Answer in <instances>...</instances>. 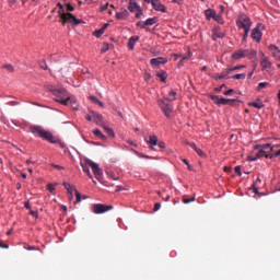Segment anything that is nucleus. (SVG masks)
<instances>
[{"label": "nucleus", "instance_id": "72a5a7b5", "mask_svg": "<svg viewBox=\"0 0 280 280\" xmlns=\"http://www.w3.org/2000/svg\"><path fill=\"white\" fill-rule=\"evenodd\" d=\"M246 66L245 65H241V66H235L232 68H228L229 73H231V71H240V69H245Z\"/></svg>", "mask_w": 280, "mask_h": 280}, {"label": "nucleus", "instance_id": "de8ad7c7", "mask_svg": "<svg viewBox=\"0 0 280 280\" xmlns=\"http://www.w3.org/2000/svg\"><path fill=\"white\" fill-rule=\"evenodd\" d=\"M144 80H145V82H150V80H152V74H150L149 72H145Z\"/></svg>", "mask_w": 280, "mask_h": 280}, {"label": "nucleus", "instance_id": "f257e3e1", "mask_svg": "<svg viewBox=\"0 0 280 280\" xmlns=\"http://www.w3.org/2000/svg\"><path fill=\"white\" fill-rule=\"evenodd\" d=\"M52 95H55V101H57L59 104H62L63 106H71L73 110H78V105L75 97L69 96V93H67V90L65 89H57L52 91Z\"/></svg>", "mask_w": 280, "mask_h": 280}, {"label": "nucleus", "instance_id": "680f3d73", "mask_svg": "<svg viewBox=\"0 0 280 280\" xmlns=\"http://www.w3.org/2000/svg\"><path fill=\"white\" fill-rule=\"evenodd\" d=\"M24 207L25 209L32 210V206L30 205V201H25Z\"/></svg>", "mask_w": 280, "mask_h": 280}, {"label": "nucleus", "instance_id": "79ce46f5", "mask_svg": "<svg viewBox=\"0 0 280 280\" xmlns=\"http://www.w3.org/2000/svg\"><path fill=\"white\" fill-rule=\"evenodd\" d=\"M194 150L198 154V156H206L205 151H202V149H199L198 147H196V149Z\"/></svg>", "mask_w": 280, "mask_h": 280}, {"label": "nucleus", "instance_id": "864d4df0", "mask_svg": "<svg viewBox=\"0 0 280 280\" xmlns=\"http://www.w3.org/2000/svg\"><path fill=\"white\" fill-rule=\"evenodd\" d=\"M158 145H159V148H160L161 150H164V148H165V142L160 141V142H158Z\"/></svg>", "mask_w": 280, "mask_h": 280}, {"label": "nucleus", "instance_id": "3c124183", "mask_svg": "<svg viewBox=\"0 0 280 280\" xmlns=\"http://www.w3.org/2000/svg\"><path fill=\"white\" fill-rule=\"evenodd\" d=\"M185 144L192 148V150H196V144L194 142L185 141Z\"/></svg>", "mask_w": 280, "mask_h": 280}, {"label": "nucleus", "instance_id": "49530a36", "mask_svg": "<svg viewBox=\"0 0 280 280\" xmlns=\"http://www.w3.org/2000/svg\"><path fill=\"white\" fill-rule=\"evenodd\" d=\"M141 16H143V10L138 9L136 13V19H141Z\"/></svg>", "mask_w": 280, "mask_h": 280}, {"label": "nucleus", "instance_id": "69168bd1", "mask_svg": "<svg viewBox=\"0 0 280 280\" xmlns=\"http://www.w3.org/2000/svg\"><path fill=\"white\" fill-rule=\"evenodd\" d=\"M101 30H103V32H106V30H108V23H105Z\"/></svg>", "mask_w": 280, "mask_h": 280}, {"label": "nucleus", "instance_id": "a19ab883", "mask_svg": "<svg viewBox=\"0 0 280 280\" xmlns=\"http://www.w3.org/2000/svg\"><path fill=\"white\" fill-rule=\"evenodd\" d=\"M248 34H250V30H245L243 34V43H246V40H248Z\"/></svg>", "mask_w": 280, "mask_h": 280}, {"label": "nucleus", "instance_id": "9b49d317", "mask_svg": "<svg viewBox=\"0 0 280 280\" xmlns=\"http://www.w3.org/2000/svg\"><path fill=\"white\" fill-rule=\"evenodd\" d=\"M150 65L153 67V69H156L161 67V65H167V58L165 57L152 58L150 60Z\"/></svg>", "mask_w": 280, "mask_h": 280}, {"label": "nucleus", "instance_id": "dca6fc26", "mask_svg": "<svg viewBox=\"0 0 280 280\" xmlns=\"http://www.w3.org/2000/svg\"><path fill=\"white\" fill-rule=\"evenodd\" d=\"M93 121L96 126H104V116L102 114H97L92 112Z\"/></svg>", "mask_w": 280, "mask_h": 280}, {"label": "nucleus", "instance_id": "7ed1b4c3", "mask_svg": "<svg viewBox=\"0 0 280 280\" xmlns=\"http://www.w3.org/2000/svg\"><path fill=\"white\" fill-rule=\"evenodd\" d=\"M30 130L32 135H38L40 139H44V141H48L49 143H58V139H56L50 131L45 130V128L42 126L32 125Z\"/></svg>", "mask_w": 280, "mask_h": 280}, {"label": "nucleus", "instance_id": "39448f33", "mask_svg": "<svg viewBox=\"0 0 280 280\" xmlns=\"http://www.w3.org/2000/svg\"><path fill=\"white\" fill-rule=\"evenodd\" d=\"M171 101H167L166 98H161L158 101V104L161 108V110L164 113L165 117L170 119L172 113L174 112V105L170 103Z\"/></svg>", "mask_w": 280, "mask_h": 280}, {"label": "nucleus", "instance_id": "4d7b16f0", "mask_svg": "<svg viewBox=\"0 0 280 280\" xmlns=\"http://www.w3.org/2000/svg\"><path fill=\"white\" fill-rule=\"evenodd\" d=\"M159 209H161V203H160V202H156V203L154 205L153 211H159Z\"/></svg>", "mask_w": 280, "mask_h": 280}, {"label": "nucleus", "instance_id": "e433bc0d", "mask_svg": "<svg viewBox=\"0 0 280 280\" xmlns=\"http://www.w3.org/2000/svg\"><path fill=\"white\" fill-rule=\"evenodd\" d=\"M182 200H183L184 205H189V202H195L196 201V197H192V198L183 197Z\"/></svg>", "mask_w": 280, "mask_h": 280}, {"label": "nucleus", "instance_id": "5fc2aeb1", "mask_svg": "<svg viewBox=\"0 0 280 280\" xmlns=\"http://www.w3.org/2000/svg\"><path fill=\"white\" fill-rule=\"evenodd\" d=\"M8 104L9 106H19V102L16 101H10Z\"/></svg>", "mask_w": 280, "mask_h": 280}, {"label": "nucleus", "instance_id": "a878e982", "mask_svg": "<svg viewBox=\"0 0 280 280\" xmlns=\"http://www.w3.org/2000/svg\"><path fill=\"white\" fill-rule=\"evenodd\" d=\"M141 9L137 2H129L128 10L129 12H137V10Z\"/></svg>", "mask_w": 280, "mask_h": 280}, {"label": "nucleus", "instance_id": "0e129e2a", "mask_svg": "<svg viewBox=\"0 0 280 280\" xmlns=\"http://www.w3.org/2000/svg\"><path fill=\"white\" fill-rule=\"evenodd\" d=\"M266 159H275V154H273V153H268V152H267Z\"/></svg>", "mask_w": 280, "mask_h": 280}, {"label": "nucleus", "instance_id": "bf43d9fd", "mask_svg": "<svg viewBox=\"0 0 280 280\" xmlns=\"http://www.w3.org/2000/svg\"><path fill=\"white\" fill-rule=\"evenodd\" d=\"M106 10H108V3L101 7V12H106Z\"/></svg>", "mask_w": 280, "mask_h": 280}, {"label": "nucleus", "instance_id": "cd10ccee", "mask_svg": "<svg viewBox=\"0 0 280 280\" xmlns=\"http://www.w3.org/2000/svg\"><path fill=\"white\" fill-rule=\"evenodd\" d=\"M127 18H128V11L127 10L116 13V19L118 21H124V19H127Z\"/></svg>", "mask_w": 280, "mask_h": 280}, {"label": "nucleus", "instance_id": "7c9ffc66", "mask_svg": "<svg viewBox=\"0 0 280 280\" xmlns=\"http://www.w3.org/2000/svg\"><path fill=\"white\" fill-rule=\"evenodd\" d=\"M93 135L95 137H98V139H102V141H106V136H104V133H102V131L100 129H95L93 131Z\"/></svg>", "mask_w": 280, "mask_h": 280}, {"label": "nucleus", "instance_id": "0eeeda50", "mask_svg": "<svg viewBox=\"0 0 280 280\" xmlns=\"http://www.w3.org/2000/svg\"><path fill=\"white\" fill-rule=\"evenodd\" d=\"M63 187L65 189H67L68 194L70 195V198H73V191H74V195L77 198L74 201V205H78V202H82V195L80 194V191H78V189H75V186H72L71 184L65 182Z\"/></svg>", "mask_w": 280, "mask_h": 280}, {"label": "nucleus", "instance_id": "b1692460", "mask_svg": "<svg viewBox=\"0 0 280 280\" xmlns=\"http://www.w3.org/2000/svg\"><path fill=\"white\" fill-rule=\"evenodd\" d=\"M245 58L253 60V58H257V50L255 49H245Z\"/></svg>", "mask_w": 280, "mask_h": 280}, {"label": "nucleus", "instance_id": "2eb2a0df", "mask_svg": "<svg viewBox=\"0 0 280 280\" xmlns=\"http://www.w3.org/2000/svg\"><path fill=\"white\" fill-rule=\"evenodd\" d=\"M89 159H84L82 162H81V167L84 172V174H86L89 176V178H92L93 179V175H91V170H89V167H91V164L89 163Z\"/></svg>", "mask_w": 280, "mask_h": 280}, {"label": "nucleus", "instance_id": "c9c22d12", "mask_svg": "<svg viewBox=\"0 0 280 280\" xmlns=\"http://www.w3.org/2000/svg\"><path fill=\"white\" fill-rule=\"evenodd\" d=\"M214 21H217V23H220V25H224V19H222V15L220 14L214 15Z\"/></svg>", "mask_w": 280, "mask_h": 280}, {"label": "nucleus", "instance_id": "5701e85b", "mask_svg": "<svg viewBox=\"0 0 280 280\" xmlns=\"http://www.w3.org/2000/svg\"><path fill=\"white\" fill-rule=\"evenodd\" d=\"M148 143H149L151 150H154V145H158V143H159V137L150 136L149 140H148Z\"/></svg>", "mask_w": 280, "mask_h": 280}, {"label": "nucleus", "instance_id": "4468645a", "mask_svg": "<svg viewBox=\"0 0 280 280\" xmlns=\"http://www.w3.org/2000/svg\"><path fill=\"white\" fill-rule=\"evenodd\" d=\"M226 34H224L223 30L219 26H215L212 30V40H218V38H224Z\"/></svg>", "mask_w": 280, "mask_h": 280}, {"label": "nucleus", "instance_id": "423d86ee", "mask_svg": "<svg viewBox=\"0 0 280 280\" xmlns=\"http://www.w3.org/2000/svg\"><path fill=\"white\" fill-rule=\"evenodd\" d=\"M209 97L214 102V104H217V106H233V104L237 102L235 98H224L219 95H210Z\"/></svg>", "mask_w": 280, "mask_h": 280}, {"label": "nucleus", "instance_id": "774afa93", "mask_svg": "<svg viewBox=\"0 0 280 280\" xmlns=\"http://www.w3.org/2000/svg\"><path fill=\"white\" fill-rule=\"evenodd\" d=\"M173 3H177V5H182L183 0H173Z\"/></svg>", "mask_w": 280, "mask_h": 280}, {"label": "nucleus", "instance_id": "338daca9", "mask_svg": "<svg viewBox=\"0 0 280 280\" xmlns=\"http://www.w3.org/2000/svg\"><path fill=\"white\" fill-rule=\"evenodd\" d=\"M139 156H140V159H152V158H150L149 155H145V154H143V153L139 154Z\"/></svg>", "mask_w": 280, "mask_h": 280}, {"label": "nucleus", "instance_id": "c03bdc74", "mask_svg": "<svg viewBox=\"0 0 280 280\" xmlns=\"http://www.w3.org/2000/svg\"><path fill=\"white\" fill-rule=\"evenodd\" d=\"M234 172L237 176H242V166H235Z\"/></svg>", "mask_w": 280, "mask_h": 280}, {"label": "nucleus", "instance_id": "4c0bfd02", "mask_svg": "<svg viewBox=\"0 0 280 280\" xmlns=\"http://www.w3.org/2000/svg\"><path fill=\"white\" fill-rule=\"evenodd\" d=\"M108 49H110V45L105 43L102 48H101V51L102 54H106V51H108Z\"/></svg>", "mask_w": 280, "mask_h": 280}, {"label": "nucleus", "instance_id": "c85d7f7f", "mask_svg": "<svg viewBox=\"0 0 280 280\" xmlns=\"http://www.w3.org/2000/svg\"><path fill=\"white\" fill-rule=\"evenodd\" d=\"M89 100L90 102H93V104H97L98 106H101V108H104V103L100 101V98H97L96 96H90Z\"/></svg>", "mask_w": 280, "mask_h": 280}, {"label": "nucleus", "instance_id": "412c9836", "mask_svg": "<svg viewBox=\"0 0 280 280\" xmlns=\"http://www.w3.org/2000/svg\"><path fill=\"white\" fill-rule=\"evenodd\" d=\"M159 21V18H149L145 20V22L142 25V30H145V27H150L152 25H156V22Z\"/></svg>", "mask_w": 280, "mask_h": 280}, {"label": "nucleus", "instance_id": "ea45409f", "mask_svg": "<svg viewBox=\"0 0 280 280\" xmlns=\"http://www.w3.org/2000/svg\"><path fill=\"white\" fill-rule=\"evenodd\" d=\"M3 69H7V71H9V73L14 72V66H12V65H4Z\"/></svg>", "mask_w": 280, "mask_h": 280}, {"label": "nucleus", "instance_id": "bb28decb", "mask_svg": "<svg viewBox=\"0 0 280 280\" xmlns=\"http://www.w3.org/2000/svg\"><path fill=\"white\" fill-rule=\"evenodd\" d=\"M248 106H253L254 108L261 109V108H264L265 105L260 100H258V102L248 103Z\"/></svg>", "mask_w": 280, "mask_h": 280}, {"label": "nucleus", "instance_id": "20e7f679", "mask_svg": "<svg viewBox=\"0 0 280 280\" xmlns=\"http://www.w3.org/2000/svg\"><path fill=\"white\" fill-rule=\"evenodd\" d=\"M236 26L238 30H250V27H253V20H250L245 13H241L236 19Z\"/></svg>", "mask_w": 280, "mask_h": 280}, {"label": "nucleus", "instance_id": "aec40b11", "mask_svg": "<svg viewBox=\"0 0 280 280\" xmlns=\"http://www.w3.org/2000/svg\"><path fill=\"white\" fill-rule=\"evenodd\" d=\"M260 67H262V69H272V62H270V59H268V57L262 56Z\"/></svg>", "mask_w": 280, "mask_h": 280}, {"label": "nucleus", "instance_id": "6e6552de", "mask_svg": "<svg viewBox=\"0 0 280 280\" xmlns=\"http://www.w3.org/2000/svg\"><path fill=\"white\" fill-rule=\"evenodd\" d=\"M113 206H106L104 203H94L91 207V210L96 214L100 215L102 213H107V211H113Z\"/></svg>", "mask_w": 280, "mask_h": 280}, {"label": "nucleus", "instance_id": "e2e57ef3", "mask_svg": "<svg viewBox=\"0 0 280 280\" xmlns=\"http://www.w3.org/2000/svg\"><path fill=\"white\" fill-rule=\"evenodd\" d=\"M0 248H10V245L0 242Z\"/></svg>", "mask_w": 280, "mask_h": 280}, {"label": "nucleus", "instance_id": "f704fd0d", "mask_svg": "<svg viewBox=\"0 0 280 280\" xmlns=\"http://www.w3.org/2000/svg\"><path fill=\"white\" fill-rule=\"evenodd\" d=\"M232 80H246V74L245 73L234 74L232 77Z\"/></svg>", "mask_w": 280, "mask_h": 280}, {"label": "nucleus", "instance_id": "2f4dec72", "mask_svg": "<svg viewBox=\"0 0 280 280\" xmlns=\"http://www.w3.org/2000/svg\"><path fill=\"white\" fill-rule=\"evenodd\" d=\"M101 127L104 128V130L108 135V137H115V132L113 131V129H110V127L106 126V124H103V126H101Z\"/></svg>", "mask_w": 280, "mask_h": 280}, {"label": "nucleus", "instance_id": "37998d69", "mask_svg": "<svg viewBox=\"0 0 280 280\" xmlns=\"http://www.w3.org/2000/svg\"><path fill=\"white\" fill-rule=\"evenodd\" d=\"M66 10H67V12L69 13V14H71L70 12H73L74 10H75V8L73 7V5H71V4H66Z\"/></svg>", "mask_w": 280, "mask_h": 280}, {"label": "nucleus", "instance_id": "6e6d98bb", "mask_svg": "<svg viewBox=\"0 0 280 280\" xmlns=\"http://www.w3.org/2000/svg\"><path fill=\"white\" fill-rule=\"evenodd\" d=\"M224 86H226V85H225V84H222L221 86L215 88L214 91H215L217 93H220V92L222 91V89H224Z\"/></svg>", "mask_w": 280, "mask_h": 280}, {"label": "nucleus", "instance_id": "c756f323", "mask_svg": "<svg viewBox=\"0 0 280 280\" xmlns=\"http://www.w3.org/2000/svg\"><path fill=\"white\" fill-rule=\"evenodd\" d=\"M205 14L207 16V19H215V10L213 9H208L205 11Z\"/></svg>", "mask_w": 280, "mask_h": 280}, {"label": "nucleus", "instance_id": "09e8293b", "mask_svg": "<svg viewBox=\"0 0 280 280\" xmlns=\"http://www.w3.org/2000/svg\"><path fill=\"white\" fill-rule=\"evenodd\" d=\"M39 66H40L42 69H44V71H47V69H48L47 62L40 61V62H39Z\"/></svg>", "mask_w": 280, "mask_h": 280}, {"label": "nucleus", "instance_id": "13d9d810", "mask_svg": "<svg viewBox=\"0 0 280 280\" xmlns=\"http://www.w3.org/2000/svg\"><path fill=\"white\" fill-rule=\"evenodd\" d=\"M30 213L33 215V218H38V211L31 210Z\"/></svg>", "mask_w": 280, "mask_h": 280}, {"label": "nucleus", "instance_id": "1a4fd4ad", "mask_svg": "<svg viewBox=\"0 0 280 280\" xmlns=\"http://www.w3.org/2000/svg\"><path fill=\"white\" fill-rule=\"evenodd\" d=\"M268 152H272V148L270 143L264 144L257 152L256 156H249V161H257V159H264V156L266 158Z\"/></svg>", "mask_w": 280, "mask_h": 280}, {"label": "nucleus", "instance_id": "4be33fe9", "mask_svg": "<svg viewBox=\"0 0 280 280\" xmlns=\"http://www.w3.org/2000/svg\"><path fill=\"white\" fill-rule=\"evenodd\" d=\"M139 36H131L128 40V49L129 51H132L135 49V45H137L139 40Z\"/></svg>", "mask_w": 280, "mask_h": 280}, {"label": "nucleus", "instance_id": "58836bf2", "mask_svg": "<svg viewBox=\"0 0 280 280\" xmlns=\"http://www.w3.org/2000/svg\"><path fill=\"white\" fill-rule=\"evenodd\" d=\"M104 34V30H97L93 33V36H95L96 38H101V36Z\"/></svg>", "mask_w": 280, "mask_h": 280}, {"label": "nucleus", "instance_id": "a211bd4d", "mask_svg": "<svg viewBox=\"0 0 280 280\" xmlns=\"http://www.w3.org/2000/svg\"><path fill=\"white\" fill-rule=\"evenodd\" d=\"M230 72L229 69H225L221 72V74H214L212 75V80H229L231 77H229Z\"/></svg>", "mask_w": 280, "mask_h": 280}, {"label": "nucleus", "instance_id": "f03ea898", "mask_svg": "<svg viewBox=\"0 0 280 280\" xmlns=\"http://www.w3.org/2000/svg\"><path fill=\"white\" fill-rule=\"evenodd\" d=\"M57 8H59L57 12L61 25H67V23H70V25H80L81 23H84V21L77 19L72 13L65 12V5H62V3H58Z\"/></svg>", "mask_w": 280, "mask_h": 280}, {"label": "nucleus", "instance_id": "473e14b6", "mask_svg": "<svg viewBox=\"0 0 280 280\" xmlns=\"http://www.w3.org/2000/svg\"><path fill=\"white\" fill-rule=\"evenodd\" d=\"M165 100L168 101V102H175V100H176V91L172 90L168 93V97H166Z\"/></svg>", "mask_w": 280, "mask_h": 280}, {"label": "nucleus", "instance_id": "393cba45", "mask_svg": "<svg viewBox=\"0 0 280 280\" xmlns=\"http://www.w3.org/2000/svg\"><path fill=\"white\" fill-rule=\"evenodd\" d=\"M156 78H160L161 82L165 83L167 82V72L161 70L160 72L156 73Z\"/></svg>", "mask_w": 280, "mask_h": 280}, {"label": "nucleus", "instance_id": "8fccbe9b", "mask_svg": "<svg viewBox=\"0 0 280 280\" xmlns=\"http://www.w3.org/2000/svg\"><path fill=\"white\" fill-rule=\"evenodd\" d=\"M233 93H235V91L233 89H230V90L223 92V95L229 96V95H233Z\"/></svg>", "mask_w": 280, "mask_h": 280}, {"label": "nucleus", "instance_id": "ddd939ff", "mask_svg": "<svg viewBox=\"0 0 280 280\" xmlns=\"http://www.w3.org/2000/svg\"><path fill=\"white\" fill-rule=\"evenodd\" d=\"M151 4L153 10H155L156 12H167V8H165L163 3H161V0H152Z\"/></svg>", "mask_w": 280, "mask_h": 280}, {"label": "nucleus", "instance_id": "f3484780", "mask_svg": "<svg viewBox=\"0 0 280 280\" xmlns=\"http://www.w3.org/2000/svg\"><path fill=\"white\" fill-rule=\"evenodd\" d=\"M246 58V49H238L232 54V60H242Z\"/></svg>", "mask_w": 280, "mask_h": 280}, {"label": "nucleus", "instance_id": "f8f14e48", "mask_svg": "<svg viewBox=\"0 0 280 280\" xmlns=\"http://www.w3.org/2000/svg\"><path fill=\"white\" fill-rule=\"evenodd\" d=\"M88 163L90 164V167L92 168V172L95 178H97L98 176H102L103 172H102V168H100V165L97 163L93 162L92 160H90Z\"/></svg>", "mask_w": 280, "mask_h": 280}, {"label": "nucleus", "instance_id": "6ab92c4d", "mask_svg": "<svg viewBox=\"0 0 280 280\" xmlns=\"http://www.w3.org/2000/svg\"><path fill=\"white\" fill-rule=\"evenodd\" d=\"M268 49H269V51L272 52V56H273V58H276V60H280L279 47L271 44V45H269Z\"/></svg>", "mask_w": 280, "mask_h": 280}, {"label": "nucleus", "instance_id": "a18cd8bd", "mask_svg": "<svg viewBox=\"0 0 280 280\" xmlns=\"http://www.w3.org/2000/svg\"><path fill=\"white\" fill-rule=\"evenodd\" d=\"M266 86H268V82H260L258 84V91H261V89H266Z\"/></svg>", "mask_w": 280, "mask_h": 280}, {"label": "nucleus", "instance_id": "9d476101", "mask_svg": "<svg viewBox=\"0 0 280 280\" xmlns=\"http://www.w3.org/2000/svg\"><path fill=\"white\" fill-rule=\"evenodd\" d=\"M250 36L255 43H261V37L264 36V33H261V24H257L256 27L253 28Z\"/></svg>", "mask_w": 280, "mask_h": 280}, {"label": "nucleus", "instance_id": "052dcab7", "mask_svg": "<svg viewBox=\"0 0 280 280\" xmlns=\"http://www.w3.org/2000/svg\"><path fill=\"white\" fill-rule=\"evenodd\" d=\"M52 167H55V170H65V167H62L61 165L58 164H51Z\"/></svg>", "mask_w": 280, "mask_h": 280}, {"label": "nucleus", "instance_id": "603ef678", "mask_svg": "<svg viewBox=\"0 0 280 280\" xmlns=\"http://www.w3.org/2000/svg\"><path fill=\"white\" fill-rule=\"evenodd\" d=\"M85 119H86L88 121H93V112H91V115H86V116H85Z\"/></svg>", "mask_w": 280, "mask_h": 280}]
</instances>
